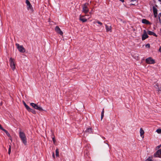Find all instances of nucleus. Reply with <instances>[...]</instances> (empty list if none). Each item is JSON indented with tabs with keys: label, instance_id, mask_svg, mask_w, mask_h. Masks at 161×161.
Instances as JSON below:
<instances>
[{
	"label": "nucleus",
	"instance_id": "nucleus-1",
	"mask_svg": "<svg viewBox=\"0 0 161 161\" xmlns=\"http://www.w3.org/2000/svg\"><path fill=\"white\" fill-rule=\"evenodd\" d=\"M19 136L22 142L24 145H26L27 142L26 137L25 134L22 131V130L20 129H19Z\"/></svg>",
	"mask_w": 161,
	"mask_h": 161
},
{
	"label": "nucleus",
	"instance_id": "nucleus-2",
	"mask_svg": "<svg viewBox=\"0 0 161 161\" xmlns=\"http://www.w3.org/2000/svg\"><path fill=\"white\" fill-rule=\"evenodd\" d=\"M89 5L88 3H86L84 4L83 6L82 12L86 14L89 11L88 6ZM85 16H89V15L86 14Z\"/></svg>",
	"mask_w": 161,
	"mask_h": 161
},
{
	"label": "nucleus",
	"instance_id": "nucleus-3",
	"mask_svg": "<svg viewBox=\"0 0 161 161\" xmlns=\"http://www.w3.org/2000/svg\"><path fill=\"white\" fill-rule=\"evenodd\" d=\"M10 62V66L12 69L14 71L15 69V64L14 62V60L12 58H10L9 60Z\"/></svg>",
	"mask_w": 161,
	"mask_h": 161
},
{
	"label": "nucleus",
	"instance_id": "nucleus-4",
	"mask_svg": "<svg viewBox=\"0 0 161 161\" xmlns=\"http://www.w3.org/2000/svg\"><path fill=\"white\" fill-rule=\"evenodd\" d=\"M15 45L19 51L21 53H25V49L23 46H20L18 43H16Z\"/></svg>",
	"mask_w": 161,
	"mask_h": 161
},
{
	"label": "nucleus",
	"instance_id": "nucleus-5",
	"mask_svg": "<svg viewBox=\"0 0 161 161\" xmlns=\"http://www.w3.org/2000/svg\"><path fill=\"white\" fill-rule=\"evenodd\" d=\"M30 105L35 109L38 110L39 111H43V109L40 106H39L37 104L34 103H31Z\"/></svg>",
	"mask_w": 161,
	"mask_h": 161
},
{
	"label": "nucleus",
	"instance_id": "nucleus-6",
	"mask_svg": "<svg viewBox=\"0 0 161 161\" xmlns=\"http://www.w3.org/2000/svg\"><path fill=\"white\" fill-rule=\"evenodd\" d=\"M146 62L149 64H153L155 63V60L150 57L146 59Z\"/></svg>",
	"mask_w": 161,
	"mask_h": 161
},
{
	"label": "nucleus",
	"instance_id": "nucleus-7",
	"mask_svg": "<svg viewBox=\"0 0 161 161\" xmlns=\"http://www.w3.org/2000/svg\"><path fill=\"white\" fill-rule=\"evenodd\" d=\"M25 3L27 4V9L28 10H30L31 11H33V8L29 1L28 0H26Z\"/></svg>",
	"mask_w": 161,
	"mask_h": 161
},
{
	"label": "nucleus",
	"instance_id": "nucleus-8",
	"mask_svg": "<svg viewBox=\"0 0 161 161\" xmlns=\"http://www.w3.org/2000/svg\"><path fill=\"white\" fill-rule=\"evenodd\" d=\"M161 149L157 150L154 154V157H155L161 158Z\"/></svg>",
	"mask_w": 161,
	"mask_h": 161
},
{
	"label": "nucleus",
	"instance_id": "nucleus-9",
	"mask_svg": "<svg viewBox=\"0 0 161 161\" xmlns=\"http://www.w3.org/2000/svg\"><path fill=\"white\" fill-rule=\"evenodd\" d=\"M55 31L58 34L61 35H62L63 34V32L61 31L60 28L58 26H56L55 28Z\"/></svg>",
	"mask_w": 161,
	"mask_h": 161
},
{
	"label": "nucleus",
	"instance_id": "nucleus-10",
	"mask_svg": "<svg viewBox=\"0 0 161 161\" xmlns=\"http://www.w3.org/2000/svg\"><path fill=\"white\" fill-rule=\"evenodd\" d=\"M144 33L142 36V40H144L148 37V36L147 35L146 31L145 30H144Z\"/></svg>",
	"mask_w": 161,
	"mask_h": 161
},
{
	"label": "nucleus",
	"instance_id": "nucleus-11",
	"mask_svg": "<svg viewBox=\"0 0 161 161\" xmlns=\"http://www.w3.org/2000/svg\"><path fill=\"white\" fill-rule=\"evenodd\" d=\"M105 26L107 32L112 31V27L111 25L108 26L105 24Z\"/></svg>",
	"mask_w": 161,
	"mask_h": 161
},
{
	"label": "nucleus",
	"instance_id": "nucleus-12",
	"mask_svg": "<svg viewBox=\"0 0 161 161\" xmlns=\"http://www.w3.org/2000/svg\"><path fill=\"white\" fill-rule=\"evenodd\" d=\"M142 23L143 24H145L147 25H151V23L146 19H142Z\"/></svg>",
	"mask_w": 161,
	"mask_h": 161
},
{
	"label": "nucleus",
	"instance_id": "nucleus-13",
	"mask_svg": "<svg viewBox=\"0 0 161 161\" xmlns=\"http://www.w3.org/2000/svg\"><path fill=\"white\" fill-rule=\"evenodd\" d=\"M85 16H82L81 15L80 16V20L81 21L83 22H85L87 21V19L84 18Z\"/></svg>",
	"mask_w": 161,
	"mask_h": 161
},
{
	"label": "nucleus",
	"instance_id": "nucleus-14",
	"mask_svg": "<svg viewBox=\"0 0 161 161\" xmlns=\"http://www.w3.org/2000/svg\"><path fill=\"white\" fill-rule=\"evenodd\" d=\"M85 132L89 133H92V129L91 128H88L85 130Z\"/></svg>",
	"mask_w": 161,
	"mask_h": 161
},
{
	"label": "nucleus",
	"instance_id": "nucleus-15",
	"mask_svg": "<svg viewBox=\"0 0 161 161\" xmlns=\"http://www.w3.org/2000/svg\"><path fill=\"white\" fill-rule=\"evenodd\" d=\"M147 33L148 34L150 35H153L154 36H157V35L156 34L152 31H148L147 32Z\"/></svg>",
	"mask_w": 161,
	"mask_h": 161
},
{
	"label": "nucleus",
	"instance_id": "nucleus-16",
	"mask_svg": "<svg viewBox=\"0 0 161 161\" xmlns=\"http://www.w3.org/2000/svg\"><path fill=\"white\" fill-rule=\"evenodd\" d=\"M144 131L141 128L140 129V134L141 136L142 137H144Z\"/></svg>",
	"mask_w": 161,
	"mask_h": 161
},
{
	"label": "nucleus",
	"instance_id": "nucleus-17",
	"mask_svg": "<svg viewBox=\"0 0 161 161\" xmlns=\"http://www.w3.org/2000/svg\"><path fill=\"white\" fill-rule=\"evenodd\" d=\"M2 130L3 131L6 133V134L8 137L11 138V136L10 134L8 132L7 130L4 129L3 130Z\"/></svg>",
	"mask_w": 161,
	"mask_h": 161
},
{
	"label": "nucleus",
	"instance_id": "nucleus-18",
	"mask_svg": "<svg viewBox=\"0 0 161 161\" xmlns=\"http://www.w3.org/2000/svg\"><path fill=\"white\" fill-rule=\"evenodd\" d=\"M153 14H158L157 9L154 7H153Z\"/></svg>",
	"mask_w": 161,
	"mask_h": 161
},
{
	"label": "nucleus",
	"instance_id": "nucleus-19",
	"mask_svg": "<svg viewBox=\"0 0 161 161\" xmlns=\"http://www.w3.org/2000/svg\"><path fill=\"white\" fill-rule=\"evenodd\" d=\"M93 23L94 24H95L96 23H97V24H99L100 26H102L103 25V23H102L97 20H96L95 21L93 22Z\"/></svg>",
	"mask_w": 161,
	"mask_h": 161
},
{
	"label": "nucleus",
	"instance_id": "nucleus-20",
	"mask_svg": "<svg viewBox=\"0 0 161 161\" xmlns=\"http://www.w3.org/2000/svg\"><path fill=\"white\" fill-rule=\"evenodd\" d=\"M29 112H32V113H33V114H36V111H35L32 109H31L30 108L27 110Z\"/></svg>",
	"mask_w": 161,
	"mask_h": 161
},
{
	"label": "nucleus",
	"instance_id": "nucleus-21",
	"mask_svg": "<svg viewBox=\"0 0 161 161\" xmlns=\"http://www.w3.org/2000/svg\"><path fill=\"white\" fill-rule=\"evenodd\" d=\"M23 104H24V105L25 107V108H26V109H27V110H28L29 108H30V107H29V106H28L26 104V103H25V102H24V101H23Z\"/></svg>",
	"mask_w": 161,
	"mask_h": 161
},
{
	"label": "nucleus",
	"instance_id": "nucleus-22",
	"mask_svg": "<svg viewBox=\"0 0 161 161\" xmlns=\"http://www.w3.org/2000/svg\"><path fill=\"white\" fill-rule=\"evenodd\" d=\"M104 109L103 108V110L102 111V113H101V120L103 119V117L104 116Z\"/></svg>",
	"mask_w": 161,
	"mask_h": 161
},
{
	"label": "nucleus",
	"instance_id": "nucleus-23",
	"mask_svg": "<svg viewBox=\"0 0 161 161\" xmlns=\"http://www.w3.org/2000/svg\"><path fill=\"white\" fill-rule=\"evenodd\" d=\"M56 157L59 156V150L58 149H57L56 150Z\"/></svg>",
	"mask_w": 161,
	"mask_h": 161
},
{
	"label": "nucleus",
	"instance_id": "nucleus-24",
	"mask_svg": "<svg viewBox=\"0 0 161 161\" xmlns=\"http://www.w3.org/2000/svg\"><path fill=\"white\" fill-rule=\"evenodd\" d=\"M145 161H153L152 160V157H149L147 158Z\"/></svg>",
	"mask_w": 161,
	"mask_h": 161
},
{
	"label": "nucleus",
	"instance_id": "nucleus-25",
	"mask_svg": "<svg viewBox=\"0 0 161 161\" xmlns=\"http://www.w3.org/2000/svg\"><path fill=\"white\" fill-rule=\"evenodd\" d=\"M156 131L158 134H161V129H158Z\"/></svg>",
	"mask_w": 161,
	"mask_h": 161
},
{
	"label": "nucleus",
	"instance_id": "nucleus-26",
	"mask_svg": "<svg viewBox=\"0 0 161 161\" xmlns=\"http://www.w3.org/2000/svg\"><path fill=\"white\" fill-rule=\"evenodd\" d=\"M11 146L10 145H9V147L8 148V154H10L11 153Z\"/></svg>",
	"mask_w": 161,
	"mask_h": 161
},
{
	"label": "nucleus",
	"instance_id": "nucleus-27",
	"mask_svg": "<svg viewBox=\"0 0 161 161\" xmlns=\"http://www.w3.org/2000/svg\"><path fill=\"white\" fill-rule=\"evenodd\" d=\"M146 47H147L149 48L150 47V45L149 44H147L146 45Z\"/></svg>",
	"mask_w": 161,
	"mask_h": 161
},
{
	"label": "nucleus",
	"instance_id": "nucleus-28",
	"mask_svg": "<svg viewBox=\"0 0 161 161\" xmlns=\"http://www.w3.org/2000/svg\"><path fill=\"white\" fill-rule=\"evenodd\" d=\"M161 147V144L160 145H158L157 147L156 148L157 149H159V148H160Z\"/></svg>",
	"mask_w": 161,
	"mask_h": 161
},
{
	"label": "nucleus",
	"instance_id": "nucleus-29",
	"mask_svg": "<svg viewBox=\"0 0 161 161\" xmlns=\"http://www.w3.org/2000/svg\"><path fill=\"white\" fill-rule=\"evenodd\" d=\"M0 129L3 130L4 129L3 127L0 124Z\"/></svg>",
	"mask_w": 161,
	"mask_h": 161
},
{
	"label": "nucleus",
	"instance_id": "nucleus-30",
	"mask_svg": "<svg viewBox=\"0 0 161 161\" xmlns=\"http://www.w3.org/2000/svg\"><path fill=\"white\" fill-rule=\"evenodd\" d=\"M53 157L54 158H55V155H54V152H53Z\"/></svg>",
	"mask_w": 161,
	"mask_h": 161
},
{
	"label": "nucleus",
	"instance_id": "nucleus-31",
	"mask_svg": "<svg viewBox=\"0 0 161 161\" xmlns=\"http://www.w3.org/2000/svg\"><path fill=\"white\" fill-rule=\"evenodd\" d=\"M157 14H154V17L155 18H156L157 16Z\"/></svg>",
	"mask_w": 161,
	"mask_h": 161
},
{
	"label": "nucleus",
	"instance_id": "nucleus-32",
	"mask_svg": "<svg viewBox=\"0 0 161 161\" xmlns=\"http://www.w3.org/2000/svg\"><path fill=\"white\" fill-rule=\"evenodd\" d=\"M158 19H159V22L161 23V19H160L159 17V18H158Z\"/></svg>",
	"mask_w": 161,
	"mask_h": 161
},
{
	"label": "nucleus",
	"instance_id": "nucleus-33",
	"mask_svg": "<svg viewBox=\"0 0 161 161\" xmlns=\"http://www.w3.org/2000/svg\"><path fill=\"white\" fill-rule=\"evenodd\" d=\"M159 51L161 52V46L159 48Z\"/></svg>",
	"mask_w": 161,
	"mask_h": 161
},
{
	"label": "nucleus",
	"instance_id": "nucleus-34",
	"mask_svg": "<svg viewBox=\"0 0 161 161\" xmlns=\"http://www.w3.org/2000/svg\"><path fill=\"white\" fill-rule=\"evenodd\" d=\"M53 142H55V140L54 137L53 138Z\"/></svg>",
	"mask_w": 161,
	"mask_h": 161
},
{
	"label": "nucleus",
	"instance_id": "nucleus-35",
	"mask_svg": "<svg viewBox=\"0 0 161 161\" xmlns=\"http://www.w3.org/2000/svg\"><path fill=\"white\" fill-rule=\"evenodd\" d=\"M161 91V88H158V91Z\"/></svg>",
	"mask_w": 161,
	"mask_h": 161
},
{
	"label": "nucleus",
	"instance_id": "nucleus-36",
	"mask_svg": "<svg viewBox=\"0 0 161 161\" xmlns=\"http://www.w3.org/2000/svg\"><path fill=\"white\" fill-rule=\"evenodd\" d=\"M120 1L122 2H124V0H119Z\"/></svg>",
	"mask_w": 161,
	"mask_h": 161
},
{
	"label": "nucleus",
	"instance_id": "nucleus-37",
	"mask_svg": "<svg viewBox=\"0 0 161 161\" xmlns=\"http://www.w3.org/2000/svg\"><path fill=\"white\" fill-rule=\"evenodd\" d=\"M89 14H92V11H91V12H89Z\"/></svg>",
	"mask_w": 161,
	"mask_h": 161
},
{
	"label": "nucleus",
	"instance_id": "nucleus-38",
	"mask_svg": "<svg viewBox=\"0 0 161 161\" xmlns=\"http://www.w3.org/2000/svg\"><path fill=\"white\" fill-rule=\"evenodd\" d=\"M136 0H131V1L132 2V1H136Z\"/></svg>",
	"mask_w": 161,
	"mask_h": 161
},
{
	"label": "nucleus",
	"instance_id": "nucleus-39",
	"mask_svg": "<svg viewBox=\"0 0 161 161\" xmlns=\"http://www.w3.org/2000/svg\"><path fill=\"white\" fill-rule=\"evenodd\" d=\"M10 140L11 141V142H12V138H10Z\"/></svg>",
	"mask_w": 161,
	"mask_h": 161
},
{
	"label": "nucleus",
	"instance_id": "nucleus-40",
	"mask_svg": "<svg viewBox=\"0 0 161 161\" xmlns=\"http://www.w3.org/2000/svg\"><path fill=\"white\" fill-rule=\"evenodd\" d=\"M91 17V16L90 15V16H89V18H89H89H90Z\"/></svg>",
	"mask_w": 161,
	"mask_h": 161
},
{
	"label": "nucleus",
	"instance_id": "nucleus-41",
	"mask_svg": "<svg viewBox=\"0 0 161 161\" xmlns=\"http://www.w3.org/2000/svg\"><path fill=\"white\" fill-rule=\"evenodd\" d=\"M159 2H161V0H158Z\"/></svg>",
	"mask_w": 161,
	"mask_h": 161
},
{
	"label": "nucleus",
	"instance_id": "nucleus-42",
	"mask_svg": "<svg viewBox=\"0 0 161 161\" xmlns=\"http://www.w3.org/2000/svg\"><path fill=\"white\" fill-rule=\"evenodd\" d=\"M160 15L161 16V13H160Z\"/></svg>",
	"mask_w": 161,
	"mask_h": 161
}]
</instances>
